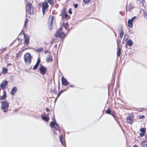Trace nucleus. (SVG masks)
Instances as JSON below:
<instances>
[{"label": "nucleus", "mask_w": 147, "mask_h": 147, "mask_svg": "<svg viewBox=\"0 0 147 147\" xmlns=\"http://www.w3.org/2000/svg\"><path fill=\"white\" fill-rule=\"evenodd\" d=\"M133 8V7L132 5L131 4H130L129 5L128 9H127V10L130 11Z\"/></svg>", "instance_id": "obj_21"}, {"label": "nucleus", "mask_w": 147, "mask_h": 147, "mask_svg": "<svg viewBox=\"0 0 147 147\" xmlns=\"http://www.w3.org/2000/svg\"><path fill=\"white\" fill-rule=\"evenodd\" d=\"M83 1L84 3H87L89 2L90 0H83Z\"/></svg>", "instance_id": "obj_39"}, {"label": "nucleus", "mask_w": 147, "mask_h": 147, "mask_svg": "<svg viewBox=\"0 0 147 147\" xmlns=\"http://www.w3.org/2000/svg\"><path fill=\"white\" fill-rule=\"evenodd\" d=\"M32 57L29 53H26L24 56V60L25 62L29 64H30L31 62Z\"/></svg>", "instance_id": "obj_2"}, {"label": "nucleus", "mask_w": 147, "mask_h": 147, "mask_svg": "<svg viewBox=\"0 0 147 147\" xmlns=\"http://www.w3.org/2000/svg\"><path fill=\"white\" fill-rule=\"evenodd\" d=\"M40 59H38V60H37V63H36V64H37L38 65H39V64L40 63Z\"/></svg>", "instance_id": "obj_36"}, {"label": "nucleus", "mask_w": 147, "mask_h": 147, "mask_svg": "<svg viewBox=\"0 0 147 147\" xmlns=\"http://www.w3.org/2000/svg\"><path fill=\"white\" fill-rule=\"evenodd\" d=\"M52 60V57L51 55H49L46 58V61L48 62H51Z\"/></svg>", "instance_id": "obj_19"}, {"label": "nucleus", "mask_w": 147, "mask_h": 147, "mask_svg": "<svg viewBox=\"0 0 147 147\" xmlns=\"http://www.w3.org/2000/svg\"><path fill=\"white\" fill-rule=\"evenodd\" d=\"M146 129L145 128H141L140 129V131L142 133L145 134L146 132Z\"/></svg>", "instance_id": "obj_24"}, {"label": "nucleus", "mask_w": 147, "mask_h": 147, "mask_svg": "<svg viewBox=\"0 0 147 147\" xmlns=\"http://www.w3.org/2000/svg\"><path fill=\"white\" fill-rule=\"evenodd\" d=\"M144 17L147 20V12H145L144 13Z\"/></svg>", "instance_id": "obj_33"}, {"label": "nucleus", "mask_w": 147, "mask_h": 147, "mask_svg": "<svg viewBox=\"0 0 147 147\" xmlns=\"http://www.w3.org/2000/svg\"><path fill=\"white\" fill-rule=\"evenodd\" d=\"M42 118L43 120L46 121H48L49 119V117L44 116H42Z\"/></svg>", "instance_id": "obj_18"}, {"label": "nucleus", "mask_w": 147, "mask_h": 147, "mask_svg": "<svg viewBox=\"0 0 147 147\" xmlns=\"http://www.w3.org/2000/svg\"><path fill=\"white\" fill-rule=\"evenodd\" d=\"M63 90H61V91H60L59 92V93H58V95L57 96V97H59V96H60V95L62 93H63Z\"/></svg>", "instance_id": "obj_32"}, {"label": "nucleus", "mask_w": 147, "mask_h": 147, "mask_svg": "<svg viewBox=\"0 0 147 147\" xmlns=\"http://www.w3.org/2000/svg\"><path fill=\"white\" fill-rule=\"evenodd\" d=\"M121 54V50L120 49H118L117 52V55L119 57Z\"/></svg>", "instance_id": "obj_25"}, {"label": "nucleus", "mask_w": 147, "mask_h": 147, "mask_svg": "<svg viewBox=\"0 0 147 147\" xmlns=\"http://www.w3.org/2000/svg\"><path fill=\"white\" fill-rule=\"evenodd\" d=\"M47 2L49 3L51 5H53V2L52 0H47Z\"/></svg>", "instance_id": "obj_28"}, {"label": "nucleus", "mask_w": 147, "mask_h": 147, "mask_svg": "<svg viewBox=\"0 0 147 147\" xmlns=\"http://www.w3.org/2000/svg\"><path fill=\"white\" fill-rule=\"evenodd\" d=\"M1 109L3 110L4 112L7 111L9 107V103L6 101L1 102Z\"/></svg>", "instance_id": "obj_3"}, {"label": "nucleus", "mask_w": 147, "mask_h": 147, "mask_svg": "<svg viewBox=\"0 0 147 147\" xmlns=\"http://www.w3.org/2000/svg\"><path fill=\"white\" fill-rule=\"evenodd\" d=\"M19 53H20V52H19V53H18V54H16L17 55V57H16L17 58L18 57V54H19Z\"/></svg>", "instance_id": "obj_45"}, {"label": "nucleus", "mask_w": 147, "mask_h": 147, "mask_svg": "<svg viewBox=\"0 0 147 147\" xmlns=\"http://www.w3.org/2000/svg\"><path fill=\"white\" fill-rule=\"evenodd\" d=\"M136 18V17L134 16L131 19H130V20H131L132 22H133L135 19Z\"/></svg>", "instance_id": "obj_34"}, {"label": "nucleus", "mask_w": 147, "mask_h": 147, "mask_svg": "<svg viewBox=\"0 0 147 147\" xmlns=\"http://www.w3.org/2000/svg\"><path fill=\"white\" fill-rule=\"evenodd\" d=\"M70 87H72V88H74V86L73 85H70Z\"/></svg>", "instance_id": "obj_47"}, {"label": "nucleus", "mask_w": 147, "mask_h": 147, "mask_svg": "<svg viewBox=\"0 0 147 147\" xmlns=\"http://www.w3.org/2000/svg\"><path fill=\"white\" fill-rule=\"evenodd\" d=\"M32 4L30 3H27L26 6V10L27 13L30 14L33 13V9H32Z\"/></svg>", "instance_id": "obj_5"}, {"label": "nucleus", "mask_w": 147, "mask_h": 147, "mask_svg": "<svg viewBox=\"0 0 147 147\" xmlns=\"http://www.w3.org/2000/svg\"><path fill=\"white\" fill-rule=\"evenodd\" d=\"M67 24H68L67 23H66V24L63 23V26L62 27V29L63 28V27H64L65 29H66V27L67 26Z\"/></svg>", "instance_id": "obj_29"}, {"label": "nucleus", "mask_w": 147, "mask_h": 147, "mask_svg": "<svg viewBox=\"0 0 147 147\" xmlns=\"http://www.w3.org/2000/svg\"><path fill=\"white\" fill-rule=\"evenodd\" d=\"M123 34V30L122 29H121V30L120 31V36L121 38Z\"/></svg>", "instance_id": "obj_22"}, {"label": "nucleus", "mask_w": 147, "mask_h": 147, "mask_svg": "<svg viewBox=\"0 0 147 147\" xmlns=\"http://www.w3.org/2000/svg\"><path fill=\"white\" fill-rule=\"evenodd\" d=\"M68 13L70 14H71L72 13V12L71 11V8H69V11H68Z\"/></svg>", "instance_id": "obj_35"}, {"label": "nucleus", "mask_w": 147, "mask_h": 147, "mask_svg": "<svg viewBox=\"0 0 147 147\" xmlns=\"http://www.w3.org/2000/svg\"><path fill=\"white\" fill-rule=\"evenodd\" d=\"M28 20L27 19H26L24 22V27L26 28V25L28 22Z\"/></svg>", "instance_id": "obj_27"}, {"label": "nucleus", "mask_w": 147, "mask_h": 147, "mask_svg": "<svg viewBox=\"0 0 147 147\" xmlns=\"http://www.w3.org/2000/svg\"><path fill=\"white\" fill-rule=\"evenodd\" d=\"M55 36L56 37H59L61 38H64L66 35L64 33L62 30V27L61 28L56 32L55 34Z\"/></svg>", "instance_id": "obj_1"}, {"label": "nucleus", "mask_w": 147, "mask_h": 147, "mask_svg": "<svg viewBox=\"0 0 147 147\" xmlns=\"http://www.w3.org/2000/svg\"><path fill=\"white\" fill-rule=\"evenodd\" d=\"M55 41V39H53L51 42V44L52 45L53 44Z\"/></svg>", "instance_id": "obj_37"}, {"label": "nucleus", "mask_w": 147, "mask_h": 147, "mask_svg": "<svg viewBox=\"0 0 147 147\" xmlns=\"http://www.w3.org/2000/svg\"><path fill=\"white\" fill-rule=\"evenodd\" d=\"M7 68H4L3 69V73L4 74H5V73H7Z\"/></svg>", "instance_id": "obj_26"}, {"label": "nucleus", "mask_w": 147, "mask_h": 147, "mask_svg": "<svg viewBox=\"0 0 147 147\" xmlns=\"http://www.w3.org/2000/svg\"><path fill=\"white\" fill-rule=\"evenodd\" d=\"M61 80L62 84L63 86H66L69 84V82L63 76L62 77Z\"/></svg>", "instance_id": "obj_10"}, {"label": "nucleus", "mask_w": 147, "mask_h": 147, "mask_svg": "<svg viewBox=\"0 0 147 147\" xmlns=\"http://www.w3.org/2000/svg\"><path fill=\"white\" fill-rule=\"evenodd\" d=\"M22 32H23V30L22 31H21V33Z\"/></svg>", "instance_id": "obj_52"}, {"label": "nucleus", "mask_w": 147, "mask_h": 147, "mask_svg": "<svg viewBox=\"0 0 147 147\" xmlns=\"http://www.w3.org/2000/svg\"><path fill=\"white\" fill-rule=\"evenodd\" d=\"M6 96L7 95L6 92L5 90H4L3 92V96H1V97L0 96L1 100L5 99L6 97Z\"/></svg>", "instance_id": "obj_15"}, {"label": "nucleus", "mask_w": 147, "mask_h": 147, "mask_svg": "<svg viewBox=\"0 0 147 147\" xmlns=\"http://www.w3.org/2000/svg\"><path fill=\"white\" fill-rule=\"evenodd\" d=\"M8 82L5 81L2 84H1L0 87L3 89H4L5 88Z\"/></svg>", "instance_id": "obj_12"}, {"label": "nucleus", "mask_w": 147, "mask_h": 147, "mask_svg": "<svg viewBox=\"0 0 147 147\" xmlns=\"http://www.w3.org/2000/svg\"><path fill=\"white\" fill-rule=\"evenodd\" d=\"M145 118V117L144 115H142V116H141V117H140V119H142V118Z\"/></svg>", "instance_id": "obj_42"}, {"label": "nucleus", "mask_w": 147, "mask_h": 147, "mask_svg": "<svg viewBox=\"0 0 147 147\" xmlns=\"http://www.w3.org/2000/svg\"><path fill=\"white\" fill-rule=\"evenodd\" d=\"M107 114H108L111 115V111L109 109H107V110L105 112Z\"/></svg>", "instance_id": "obj_30"}, {"label": "nucleus", "mask_w": 147, "mask_h": 147, "mask_svg": "<svg viewBox=\"0 0 147 147\" xmlns=\"http://www.w3.org/2000/svg\"><path fill=\"white\" fill-rule=\"evenodd\" d=\"M50 126L52 128L55 127L56 130H59V126L56 122H54L53 121H51L50 123Z\"/></svg>", "instance_id": "obj_7"}, {"label": "nucleus", "mask_w": 147, "mask_h": 147, "mask_svg": "<svg viewBox=\"0 0 147 147\" xmlns=\"http://www.w3.org/2000/svg\"><path fill=\"white\" fill-rule=\"evenodd\" d=\"M132 22L129 19L127 22L128 26L130 28H132L133 27V24Z\"/></svg>", "instance_id": "obj_16"}, {"label": "nucleus", "mask_w": 147, "mask_h": 147, "mask_svg": "<svg viewBox=\"0 0 147 147\" xmlns=\"http://www.w3.org/2000/svg\"><path fill=\"white\" fill-rule=\"evenodd\" d=\"M78 5L77 4H76L74 5V6L75 8H77L78 7Z\"/></svg>", "instance_id": "obj_41"}, {"label": "nucleus", "mask_w": 147, "mask_h": 147, "mask_svg": "<svg viewBox=\"0 0 147 147\" xmlns=\"http://www.w3.org/2000/svg\"><path fill=\"white\" fill-rule=\"evenodd\" d=\"M42 11L43 15L45 13L46 11L48 9L49 6L48 2L45 1L42 3Z\"/></svg>", "instance_id": "obj_4"}, {"label": "nucleus", "mask_w": 147, "mask_h": 147, "mask_svg": "<svg viewBox=\"0 0 147 147\" xmlns=\"http://www.w3.org/2000/svg\"><path fill=\"white\" fill-rule=\"evenodd\" d=\"M44 52H45V54H46L47 53V51H44Z\"/></svg>", "instance_id": "obj_46"}, {"label": "nucleus", "mask_w": 147, "mask_h": 147, "mask_svg": "<svg viewBox=\"0 0 147 147\" xmlns=\"http://www.w3.org/2000/svg\"><path fill=\"white\" fill-rule=\"evenodd\" d=\"M11 65V63H9L8 65H7V66H9V65Z\"/></svg>", "instance_id": "obj_49"}, {"label": "nucleus", "mask_w": 147, "mask_h": 147, "mask_svg": "<svg viewBox=\"0 0 147 147\" xmlns=\"http://www.w3.org/2000/svg\"><path fill=\"white\" fill-rule=\"evenodd\" d=\"M17 91V88L16 87H14L12 89L11 92V94L13 95L15 93H16V92Z\"/></svg>", "instance_id": "obj_14"}, {"label": "nucleus", "mask_w": 147, "mask_h": 147, "mask_svg": "<svg viewBox=\"0 0 147 147\" xmlns=\"http://www.w3.org/2000/svg\"><path fill=\"white\" fill-rule=\"evenodd\" d=\"M53 16H49L48 20V24L50 30H51L52 28L51 26L52 24L53 21Z\"/></svg>", "instance_id": "obj_6"}, {"label": "nucleus", "mask_w": 147, "mask_h": 147, "mask_svg": "<svg viewBox=\"0 0 147 147\" xmlns=\"http://www.w3.org/2000/svg\"><path fill=\"white\" fill-rule=\"evenodd\" d=\"M68 15L67 13H65L64 14H62V18L63 19H67L68 18Z\"/></svg>", "instance_id": "obj_17"}, {"label": "nucleus", "mask_w": 147, "mask_h": 147, "mask_svg": "<svg viewBox=\"0 0 147 147\" xmlns=\"http://www.w3.org/2000/svg\"><path fill=\"white\" fill-rule=\"evenodd\" d=\"M8 55H7V57H5V58H6V59H7V58H8Z\"/></svg>", "instance_id": "obj_48"}, {"label": "nucleus", "mask_w": 147, "mask_h": 147, "mask_svg": "<svg viewBox=\"0 0 147 147\" xmlns=\"http://www.w3.org/2000/svg\"><path fill=\"white\" fill-rule=\"evenodd\" d=\"M133 45V41L131 40H128V41L127 42L126 45L125 47H127V45H129V46H131Z\"/></svg>", "instance_id": "obj_13"}, {"label": "nucleus", "mask_w": 147, "mask_h": 147, "mask_svg": "<svg viewBox=\"0 0 147 147\" xmlns=\"http://www.w3.org/2000/svg\"><path fill=\"white\" fill-rule=\"evenodd\" d=\"M59 138L61 144L63 145H63H64L65 142L63 141V136L62 135H60V136Z\"/></svg>", "instance_id": "obj_20"}, {"label": "nucleus", "mask_w": 147, "mask_h": 147, "mask_svg": "<svg viewBox=\"0 0 147 147\" xmlns=\"http://www.w3.org/2000/svg\"><path fill=\"white\" fill-rule=\"evenodd\" d=\"M24 39L25 44H26L28 46L29 43V37L28 36L25 34L24 33Z\"/></svg>", "instance_id": "obj_8"}, {"label": "nucleus", "mask_w": 147, "mask_h": 147, "mask_svg": "<svg viewBox=\"0 0 147 147\" xmlns=\"http://www.w3.org/2000/svg\"><path fill=\"white\" fill-rule=\"evenodd\" d=\"M39 70L40 72V73L42 75L45 74L47 71L46 68L43 66H41L40 67Z\"/></svg>", "instance_id": "obj_9"}, {"label": "nucleus", "mask_w": 147, "mask_h": 147, "mask_svg": "<svg viewBox=\"0 0 147 147\" xmlns=\"http://www.w3.org/2000/svg\"><path fill=\"white\" fill-rule=\"evenodd\" d=\"M133 118L132 117L128 116L127 117V121L128 123L132 124L133 122Z\"/></svg>", "instance_id": "obj_11"}, {"label": "nucleus", "mask_w": 147, "mask_h": 147, "mask_svg": "<svg viewBox=\"0 0 147 147\" xmlns=\"http://www.w3.org/2000/svg\"><path fill=\"white\" fill-rule=\"evenodd\" d=\"M54 134H56V133L55 132V131H54Z\"/></svg>", "instance_id": "obj_51"}, {"label": "nucleus", "mask_w": 147, "mask_h": 147, "mask_svg": "<svg viewBox=\"0 0 147 147\" xmlns=\"http://www.w3.org/2000/svg\"><path fill=\"white\" fill-rule=\"evenodd\" d=\"M121 42V40H119V41H117V44L118 45V43L119 42Z\"/></svg>", "instance_id": "obj_44"}, {"label": "nucleus", "mask_w": 147, "mask_h": 147, "mask_svg": "<svg viewBox=\"0 0 147 147\" xmlns=\"http://www.w3.org/2000/svg\"><path fill=\"white\" fill-rule=\"evenodd\" d=\"M43 50V49L42 48H38L37 49H36L35 50L37 52H40L41 51H42Z\"/></svg>", "instance_id": "obj_23"}, {"label": "nucleus", "mask_w": 147, "mask_h": 147, "mask_svg": "<svg viewBox=\"0 0 147 147\" xmlns=\"http://www.w3.org/2000/svg\"><path fill=\"white\" fill-rule=\"evenodd\" d=\"M133 147H138L137 146H136L135 145H134L133 146Z\"/></svg>", "instance_id": "obj_50"}, {"label": "nucleus", "mask_w": 147, "mask_h": 147, "mask_svg": "<svg viewBox=\"0 0 147 147\" xmlns=\"http://www.w3.org/2000/svg\"><path fill=\"white\" fill-rule=\"evenodd\" d=\"M52 119L53 120V121L54 122H56V121H55V116H54V115L53 117H52Z\"/></svg>", "instance_id": "obj_40"}, {"label": "nucleus", "mask_w": 147, "mask_h": 147, "mask_svg": "<svg viewBox=\"0 0 147 147\" xmlns=\"http://www.w3.org/2000/svg\"><path fill=\"white\" fill-rule=\"evenodd\" d=\"M38 65L37 64H36L34 66L33 69L35 70L38 67Z\"/></svg>", "instance_id": "obj_31"}, {"label": "nucleus", "mask_w": 147, "mask_h": 147, "mask_svg": "<svg viewBox=\"0 0 147 147\" xmlns=\"http://www.w3.org/2000/svg\"><path fill=\"white\" fill-rule=\"evenodd\" d=\"M144 134H145L142 132L140 134V136L141 137H143L144 135Z\"/></svg>", "instance_id": "obj_38"}, {"label": "nucleus", "mask_w": 147, "mask_h": 147, "mask_svg": "<svg viewBox=\"0 0 147 147\" xmlns=\"http://www.w3.org/2000/svg\"><path fill=\"white\" fill-rule=\"evenodd\" d=\"M46 111L47 112H48L49 111V109L48 108H47L46 109Z\"/></svg>", "instance_id": "obj_43"}]
</instances>
